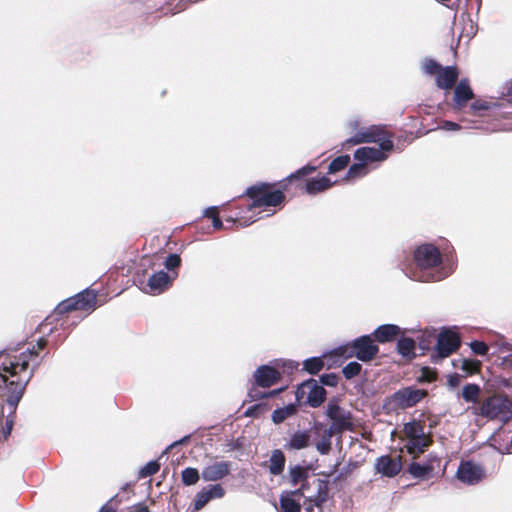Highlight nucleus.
<instances>
[{
	"label": "nucleus",
	"instance_id": "0e129e2a",
	"mask_svg": "<svg viewBox=\"0 0 512 512\" xmlns=\"http://www.w3.org/2000/svg\"><path fill=\"white\" fill-rule=\"evenodd\" d=\"M250 396H251V397H253V398H254V397H258V395H256V394L254 395V394H253V391H251V392H250Z\"/></svg>",
	"mask_w": 512,
	"mask_h": 512
},
{
	"label": "nucleus",
	"instance_id": "3c124183",
	"mask_svg": "<svg viewBox=\"0 0 512 512\" xmlns=\"http://www.w3.org/2000/svg\"><path fill=\"white\" fill-rule=\"evenodd\" d=\"M320 381L326 386H335L337 384V377L335 374H323L320 376Z\"/></svg>",
	"mask_w": 512,
	"mask_h": 512
},
{
	"label": "nucleus",
	"instance_id": "c9c22d12",
	"mask_svg": "<svg viewBox=\"0 0 512 512\" xmlns=\"http://www.w3.org/2000/svg\"><path fill=\"white\" fill-rule=\"evenodd\" d=\"M479 394L480 387L477 384H466L462 389V397L466 402H477Z\"/></svg>",
	"mask_w": 512,
	"mask_h": 512
},
{
	"label": "nucleus",
	"instance_id": "f03ea898",
	"mask_svg": "<svg viewBox=\"0 0 512 512\" xmlns=\"http://www.w3.org/2000/svg\"><path fill=\"white\" fill-rule=\"evenodd\" d=\"M416 263L412 279L429 282L440 281L453 272V265L443 261L439 249L433 244H423L414 251Z\"/></svg>",
	"mask_w": 512,
	"mask_h": 512
},
{
	"label": "nucleus",
	"instance_id": "9d476101",
	"mask_svg": "<svg viewBox=\"0 0 512 512\" xmlns=\"http://www.w3.org/2000/svg\"><path fill=\"white\" fill-rule=\"evenodd\" d=\"M451 30L459 42L467 44L476 35L477 27L469 15L462 13L458 18L455 17Z\"/></svg>",
	"mask_w": 512,
	"mask_h": 512
},
{
	"label": "nucleus",
	"instance_id": "a19ab883",
	"mask_svg": "<svg viewBox=\"0 0 512 512\" xmlns=\"http://www.w3.org/2000/svg\"><path fill=\"white\" fill-rule=\"evenodd\" d=\"M332 353L337 357H341V358H345V359L355 357L352 341L345 345H341V346L335 348L332 351Z\"/></svg>",
	"mask_w": 512,
	"mask_h": 512
},
{
	"label": "nucleus",
	"instance_id": "1a4fd4ad",
	"mask_svg": "<svg viewBox=\"0 0 512 512\" xmlns=\"http://www.w3.org/2000/svg\"><path fill=\"white\" fill-rule=\"evenodd\" d=\"M460 343V338L456 333L450 330L440 332L436 344L437 355H432L433 360L437 361L447 358L459 348Z\"/></svg>",
	"mask_w": 512,
	"mask_h": 512
},
{
	"label": "nucleus",
	"instance_id": "dca6fc26",
	"mask_svg": "<svg viewBox=\"0 0 512 512\" xmlns=\"http://www.w3.org/2000/svg\"><path fill=\"white\" fill-rule=\"evenodd\" d=\"M483 476V470L479 465L470 461L461 463L457 470L458 479L467 484L478 483Z\"/></svg>",
	"mask_w": 512,
	"mask_h": 512
},
{
	"label": "nucleus",
	"instance_id": "412c9836",
	"mask_svg": "<svg viewBox=\"0 0 512 512\" xmlns=\"http://www.w3.org/2000/svg\"><path fill=\"white\" fill-rule=\"evenodd\" d=\"M401 333V328L395 324H384L377 327L373 333L375 339L380 343L394 340Z\"/></svg>",
	"mask_w": 512,
	"mask_h": 512
},
{
	"label": "nucleus",
	"instance_id": "393cba45",
	"mask_svg": "<svg viewBox=\"0 0 512 512\" xmlns=\"http://www.w3.org/2000/svg\"><path fill=\"white\" fill-rule=\"evenodd\" d=\"M285 463L286 458L284 453L280 449L273 450L269 458V472L275 476L282 474Z\"/></svg>",
	"mask_w": 512,
	"mask_h": 512
},
{
	"label": "nucleus",
	"instance_id": "cd10ccee",
	"mask_svg": "<svg viewBox=\"0 0 512 512\" xmlns=\"http://www.w3.org/2000/svg\"><path fill=\"white\" fill-rule=\"evenodd\" d=\"M334 434H336V433L333 432L332 430L326 428L322 433L321 439L316 442V444H315L316 450L321 455H327L330 453V451L332 449V437Z\"/></svg>",
	"mask_w": 512,
	"mask_h": 512
},
{
	"label": "nucleus",
	"instance_id": "f8f14e48",
	"mask_svg": "<svg viewBox=\"0 0 512 512\" xmlns=\"http://www.w3.org/2000/svg\"><path fill=\"white\" fill-rule=\"evenodd\" d=\"M231 469L230 461H212L203 467L201 477L206 482H216L229 475Z\"/></svg>",
	"mask_w": 512,
	"mask_h": 512
},
{
	"label": "nucleus",
	"instance_id": "13d9d810",
	"mask_svg": "<svg viewBox=\"0 0 512 512\" xmlns=\"http://www.w3.org/2000/svg\"><path fill=\"white\" fill-rule=\"evenodd\" d=\"M173 447H174V444H173V443H172V444H170L168 447H166V449L162 452V454H161L160 458H161L162 456H164V455L168 454V453H169V451H170Z\"/></svg>",
	"mask_w": 512,
	"mask_h": 512
},
{
	"label": "nucleus",
	"instance_id": "603ef678",
	"mask_svg": "<svg viewBox=\"0 0 512 512\" xmlns=\"http://www.w3.org/2000/svg\"><path fill=\"white\" fill-rule=\"evenodd\" d=\"M441 128L445 131H458L461 126L458 123L452 121H444L441 125Z\"/></svg>",
	"mask_w": 512,
	"mask_h": 512
},
{
	"label": "nucleus",
	"instance_id": "2f4dec72",
	"mask_svg": "<svg viewBox=\"0 0 512 512\" xmlns=\"http://www.w3.org/2000/svg\"><path fill=\"white\" fill-rule=\"evenodd\" d=\"M295 406L293 404H289L283 408L275 409L272 412V420L274 423L279 424L290 417L295 412Z\"/></svg>",
	"mask_w": 512,
	"mask_h": 512
},
{
	"label": "nucleus",
	"instance_id": "0eeeda50",
	"mask_svg": "<svg viewBox=\"0 0 512 512\" xmlns=\"http://www.w3.org/2000/svg\"><path fill=\"white\" fill-rule=\"evenodd\" d=\"M423 73L435 76L436 86L439 89H451L458 80L457 66H423Z\"/></svg>",
	"mask_w": 512,
	"mask_h": 512
},
{
	"label": "nucleus",
	"instance_id": "6e6d98bb",
	"mask_svg": "<svg viewBox=\"0 0 512 512\" xmlns=\"http://www.w3.org/2000/svg\"><path fill=\"white\" fill-rule=\"evenodd\" d=\"M188 439H189V436H185V437H183L182 439H180V440H178V441L173 442L174 447H175V446H177V445H180V444H184V443H186Z\"/></svg>",
	"mask_w": 512,
	"mask_h": 512
},
{
	"label": "nucleus",
	"instance_id": "6e6552de",
	"mask_svg": "<svg viewBox=\"0 0 512 512\" xmlns=\"http://www.w3.org/2000/svg\"><path fill=\"white\" fill-rule=\"evenodd\" d=\"M426 395L425 390L409 386L395 391L391 396V401L396 408L405 409L415 406Z\"/></svg>",
	"mask_w": 512,
	"mask_h": 512
},
{
	"label": "nucleus",
	"instance_id": "6ab92c4d",
	"mask_svg": "<svg viewBox=\"0 0 512 512\" xmlns=\"http://www.w3.org/2000/svg\"><path fill=\"white\" fill-rule=\"evenodd\" d=\"M387 151H383L380 146L376 147H361L354 152V158L357 161H362L366 166L373 162H382L387 159Z\"/></svg>",
	"mask_w": 512,
	"mask_h": 512
},
{
	"label": "nucleus",
	"instance_id": "c756f323",
	"mask_svg": "<svg viewBox=\"0 0 512 512\" xmlns=\"http://www.w3.org/2000/svg\"><path fill=\"white\" fill-rule=\"evenodd\" d=\"M408 471L414 478H425L433 471V467L429 464L412 462Z\"/></svg>",
	"mask_w": 512,
	"mask_h": 512
},
{
	"label": "nucleus",
	"instance_id": "f704fd0d",
	"mask_svg": "<svg viewBox=\"0 0 512 512\" xmlns=\"http://www.w3.org/2000/svg\"><path fill=\"white\" fill-rule=\"evenodd\" d=\"M323 366L324 363L321 357H311L303 362L304 370L312 375L319 373Z\"/></svg>",
	"mask_w": 512,
	"mask_h": 512
},
{
	"label": "nucleus",
	"instance_id": "f3484780",
	"mask_svg": "<svg viewBox=\"0 0 512 512\" xmlns=\"http://www.w3.org/2000/svg\"><path fill=\"white\" fill-rule=\"evenodd\" d=\"M253 376L255 383L264 388L272 386L281 378L279 371L269 365L259 366Z\"/></svg>",
	"mask_w": 512,
	"mask_h": 512
},
{
	"label": "nucleus",
	"instance_id": "09e8293b",
	"mask_svg": "<svg viewBox=\"0 0 512 512\" xmlns=\"http://www.w3.org/2000/svg\"><path fill=\"white\" fill-rule=\"evenodd\" d=\"M328 498V492L326 486L320 487L318 490L317 495L312 500L314 502V505L317 507H321L324 502H326Z\"/></svg>",
	"mask_w": 512,
	"mask_h": 512
},
{
	"label": "nucleus",
	"instance_id": "4d7b16f0",
	"mask_svg": "<svg viewBox=\"0 0 512 512\" xmlns=\"http://www.w3.org/2000/svg\"><path fill=\"white\" fill-rule=\"evenodd\" d=\"M302 494H303L302 489H296V490L288 493L287 495H291V497H292L293 495L301 496Z\"/></svg>",
	"mask_w": 512,
	"mask_h": 512
},
{
	"label": "nucleus",
	"instance_id": "f257e3e1",
	"mask_svg": "<svg viewBox=\"0 0 512 512\" xmlns=\"http://www.w3.org/2000/svg\"><path fill=\"white\" fill-rule=\"evenodd\" d=\"M34 355L36 352L33 349H27L19 354L3 357L1 368L4 374L0 376L10 389L6 399L7 405L11 408L10 414H15L18 403L33 375V370L27 372V368Z\"/></svg>",
	"mask_w": 512,
	"mask_h": 512
},
{
	"label": "nucleus",
	"instance_id": "58836bf2",
	"mask_svg": "<svg viewBox=\"0 0 512 512\" xmlns=\"http://www.w3.org/2000/svg\"><path fill=\"white\" fill-rule=\"evenodd\" d=\"M73 310H79L77 306V299H75L74 296L63 300L56 307V312L58 314H64Z\"/></svg>",
	"mask_w": 512,
	"mask_h": 512
},
{
	"label": "nucleus",
	"instance_id": "aec40b11",
	"mask_svg": "<svg viewBox=\"0 0 512 512\" xmlns=\"http://www.w3.org/2000/svg\"><path fill=\"white\" fill-rule=\"evenodd\" d=\"M173 280L174 277H171L165 271L161 270L156 273H153L148 279V292L153 295L160 294L171 285Z\"/></svg>",
	"mask_w": 512,
	"mask_h": 512
},
{
	"label": "nucleus",
	"instance_id": "20e7f679",
	"mask_svg": "<svg viewBox=\"0 0 512 512\" xmlns=\"http://www.w3.org/2000/svg\"><path fill=\"white\" fill-rule=\"evenodd\" d=\"M475 414L490 420L501 419L506 422L512 415V403L506 395L495 394L484 399Z\"/></svg>",
	"mask_w": 512,
	"mask_h": 512
},
{
	"label": "nucleus",
	"instance_id": "4468645a",
	"mask_svg": "<svg viewBox=\"0 0 512 512\" xmlns=\"http://www.w3.org/2000/svg\"><path fill=\"white\" fill-rule=\"evenodd\" d=\"M473 98L474 92L469 85L468 79H461L454 90L453 108L455 110H461Z\"/></svg>",
	"mask_w": 512,
	"mask_h": 512
},
{
	"label": "nucleus",
	"instance_id": "4be33fe9",
	"mask_svg": "<svg viewBox=\"0 0 512 512\" xmlns=\"http://www.w3.org/2000/svg\"><path fill=\"white\" fill-rule=\"evenodd\" d=\"M309 389L307 395V402L311 407H319L325 400L326 391L322 386H319L314 380L305 384Z\"/></svg>",
	"mask_w": 512,
	"mask_h": 512
},
{
	"label": "nucleus",
	"instance_id": "ea45409f",
	"mask_svg": "<svg viewBox=\"0 0 512 512\" xmlns=\"http://www.w3.org/2000/svg\"><path fill=\"white\" fill-rule=\"evenodd\" d=\"M367 170L366 166L362 161H358V163H355L351 165L347 171L346 178L352 179L357 177H362L366 175Z\"/></svg>",
	"mask_w": 512,
	"mask_h": 512
},
{
	"label": "nucleus",
	"instance_id": "79ce46f5",
	"mask_svg": "<svg viewBox=\"0 0 512 512\" xmlns=\"http://www.w3.org/2000/svg\"><path fill=\"white\" fill-rule=\"evenodd\" d=\"M362 366L356 361L349 362L343 367L342 373L346 379H352L361 372Z\"/></svg>",
	"mask_w": 512,
	"mask_h": 512
},
{
	"label": "nucleus",
	"instance_id": "37998d69",
	"mask_svg": "<svg viewBox=\"0 0 512 512\" xmlns=\"http://www.w3.org/2000/svg\"><path fill=\"white\" fill-rule=\"evenodd\" d=\"M212 212L214 213L213 216H211L213 227L215 229H221L223 227V223L218 215V208L216 206L206 208L204 216L210 217V213Z\"/></svg>",
	"mask_w": 512,
	"mask_h": 512
},
{
	"label": "nucleus",
	"instance_id": "7c9ffc66",
	"mask_svg": "<svg viewBox=\"0 0 512 512\" xmlns=\"http://www.w3.org/2000/svg\"><path fill=\"white\" fill-rule=\"evenodd\" d=\"M404 433L407 436L408 440L425 435L423 426L421 425L420 422L417 421H411L406 423L404 425Z\"/></svg>",
	"mask_w": 512,
	"mask_h": 512
},
{
	"label": "nucleus",
	"instance_id": "b1692460",
	"mask_svg": "<svg viewBox=\"0 0 512 512\" xmlns=\"http://www.w3.org/2000/svg\"><path fill=\"white\" fill-rule=\"evenodd\" d=\"M77 299V306L79 310L89 311L94 310L96 307L97 295L92 290H84L74 296Z\"/></svg>",
	"mask_w": 512,
	"mask_h": 512
},
{
	"label": "nucleus",
	"instance_id": "7ed1b4c3",
	"mask_svg": "<svg viewBox=\"0 0 512 512\" xmlns=\"http://www.w3.org/2000/svg\"><path fill=\"white\" fill-rule=\"evenodd\" d=\"M272 186L271 183H260L246 189V195L253 200L250 209L276 207L284 202V192L279 189L271 191Z\"/></svg>",
	"mask_w": 512,
	"mask_h": 512
},
{
	"label": "nucleus",
	"instance_id": "ddd939ff",
	"mask_svg": "<svg viewBox=\"0 0 512 512\" xmlns=\"http://www.w3.org/2000/svg\"><path fill=\"white\" fill-rule=\"evenodd\" d=\"M225 495V490L221 484L209 485L197 492L194 498V510H201L209 501L220 499Z\"/></svg>",
	"mask_w": 512,
	"mask_h": 512
},
{
	"label": "nucleus",
	"instance_id": "bb28decb",
	"mask_svg": "<svg viewBox=\"0 0 512 512\" xmlns=\"http://www.w3.org/2000/svg\"><path fill=\"white\" fill-rule=\"evenodd\" d=\"M415 341L409 337H402L397 341L398 353L408 359L415 357Z\"/></svg>",
	"mask_w": 512,
	"mask_h": 512
},
{
	"label": "nucleus",
	"instance_id": "4c0bfd02",
	"mask_svg": "<svg viewBox=\"0 0 512 512\" xmlns=\"http://www.w3.org/2000/svg\"><path fill=\"white\" fill-rule=\"evenodd\" d=\"M350 162L349 155H341L336 157L328 166V173L334 174L338 171L343 170Z\"/></svg>",
	"mask_w": 512,
	"mask_h": 512
},
{
	"label": "nucleus",
	"instance_id": "e2e57ef3",
	"mask_svg": "<svg viewBox=\"0 0 512 512\" xmlns=\"http://www.w3.org/2000/svg\"><path fill=\"white\" fill-rule=\"evenodd\" d=\"M427 64L434 65V64H437V63H436V62H434L433 60H430Z\"/></svg>",
	"mask_w": 512,
	"mask_h": 512
},
{
	"label": "nucleus",
	"instance_id": "c03bdc74",
	"mask_svg": "<svg viewBox=\"0 0 512 512\" xmlns=\"http://www.w3.org/2000/svg\"><path fill=\"white\" fill-rule=\"evenodd\" d=\"M470 348L476 355L484 356L488 353V346L486 343L482 341H472L470 343Z\"/></svg>",
	"mask_w": 512,
	"mask_h": 512
},
{
	"label": "nucleus",
	"instance_id": "c85d7f7f",
	"mask_svg": "<svg viewBox=\"0 0 512 512\" xmlns=\"http://www.w3.org/2000/svg\"><path fill=\"white\" fill-rule=\"evenodd\" d=\"M308 478V471L301 465H294L289 467L288 479L292 486H296L300 482L306 481Z\"/></svg>",
	"mask_w": 512,
	"mask_h": 512
},
{
	"label": "nucleus",
	"instance_id": "680f3d73",
	"mask_svg": "<svg viewBox=\"0 0 512 512\" xmlns=\"http://www.w3.org/2000/svg\"><path fill=\"white\" fill-rule=\"evenodd\" d=\"M99 512H114L111 508L102 507Z\"/></svg>",
	"mask_w": 512,
	"mask_h": 512
},
{
	"label": "nucleus",
	"instance_id": "5fc2aeb1",
	"mask_svg": "<svg viewBox=\"0 0 512 512\" xmlns=\"http://www.w3.org/2000/svg\"><path fill=\"white\" fill-rule=\"evenodd\" d=\"M47 344V341L44 338H40L37 342V346L39 349H43Z\"/></svg>",
	"mask_w": 512,
	"mask_h": 512
},
{
	"label": "nucleus",
	"instance_id": "a878e982",
	"mask_svg": "<svg viewBox=\"0 0 512 512\" xmlns=\"http://www.w3.org/2000/svg\"><path fill=\"white\" fill-rule=\"evenodd\" d=\"M431 444L429 436L423 435L418 438L408 440L406 448L409 454L419 455Z\"/></svg>",
	"mask_w": 512,
	"mask_h": 512
},
{
	"label": "nucleus",
	"instance_id": "a18cd8bd",
	"mask_svg": "<svg viewBox=\"0 0 512 512\" xmlns=\"http://www.w3.org/2000/svg\"><path fill=\"white\" fill-rule=\"evenodd\" d=\"M316 170V167L315 166H311V165H306L300 169H298L296 172L290 174L288 176V179H299V178H302L312 172H314Z\"/></svg>",
	"mask_w": 512,
	"mask_h": 512
},
{
	"label": "nucleus",
	"instance_id": "72a5a7b5",
	"mask_svg": "<svg viewBox=\"0 0 512 512\" xmlns=\"http://www.w3.org/2000/svg\"><path fill=\"white\" fill-rule=\"evenodd\" d=\"M280 506L284 512H300L301 505L291 495H281Z\"/></svg>",
	"mask_w": 512,
	"mask_h": 512
},
{
	"label": "nucleus",
	"instance_id": "5701e85b",
	"mask_svg": "<svg viewBox=\"0 0 512 512\" xmlns=\"http://www.w3.org/2000/svg\"><path fill=\"white\" fill-rule=\"evenodd\" d=\"M332 185L333 182L326 176L311 178L306 182L305 191L310 195H316L329 189Z\"/></svg>",
	"mask_w": 512,
	"mask_h": 512
},
{
	"label": "nucleus",
	"instance_id": "9b49d317",
	"mask_svg": "<svg viewBox=\"0 0 512 512\" xmlns=\"http://www.w3.org/2000/svg\"><path fill=\"white\" fill-rule=\"evenodd\" d=\"M352 343L355 357L362 362L371 361L379 352L378 346L370 335H362L355 338L352 340Z\"/></svg>",
	"mask_w": 512,
	"mask_h": 512
},
{
	"label": "nucleus",
	"instance_id": "bf43d9fd",
	"mask_svg": "<svg viewBox=\"0 0 512 512\" xmlns=\"http://www.w3.org/2000/svg\"><path fill=\"white\" fill-rule=\"evenodd\" d=\"M278 393L277 390H274L270 393H263L260 397L264 398V397H268V396H271V395H276Z\"/></svg>",
	"mask_w": 512,
	"mask_h": 512
},
{
	"label": "nucleus",
	"instance_id": "de8ad7c7",
	"mask_svg": "<svg viewBox=\"0 0 512 512\" xmlns=\"http://www.w3.org/2000/svg\"><path fill=\"white\" fill-rule=\"evenodd\" d=\"M165 267L168 270H173L180 266L181 258L178 254H170L165 260Z\"/></svg>",
	"mask_w": 512,
	"mask_h": 512
},
{
	"label": "nucleus",
	"instance_id": "49530a36",
	"mask_svg": "<svg viewBox=\"0 0 512 512\" xmlns=\"http://www.w3.org/2000/svg\"><path fill=\"white\" fill-rule=\"evenodd\" d=\"M491 108V105L487 101L476 100L470 105V111L472 114H477L479 111H486Z\"/></svg>",
	"mask_w": 512,
	"mask_h": 512
},
{
	"label": "nucleus",
	"instance_id": "052dcab7",
	"mask_svg": "<svg viewBox=\"0 0 512 512\" xmlns=\"http://www.w3.org/2000/svg\"><path fill=\"white\" fill-rule=\"evenodd\" d=\"M137 512H150V510L146 506H143V507L139 508L137 510Z\"/></svg>",
	"mask_w": 512,
	"mask_h": 512
},
{
	"label": "nucleus",
	"instance_id": "864d4df0",
	"mask_svg": "<svg viewBox=\"0 0 512 512\" xmlns=\"http://www.w3.org/2000/svg\"><path fill=\"white\" fill-rule=\"evenodd\" d=\"M447 384L451 388H455L460 384V376L458 374L450 375L447 379Z\"/></svg>",
	"mask_w": 512,
	"mask_h": 512
},
{
	"label": "nucleus",
	"instance_id": "473e14b6",
	"mask_svg": "<svg viewBox=\"0 0 512 512\" xmlns=\"http://www.w3.org/2000/svg\"><path fill=\"white\" fill-rule=\"evenodd\" d=\"M199 479L200 474L196 468L187 467L181 472V481L185 486L195 485Z\"/></svg>",
	"mask_w": 512,
	"mask_h": 512
},
{
	"label": "nucleus",
	"instance_id": "2eb2a0df",
	"mask_svg": "<svg viewBox=\"0 0 512 512\" xmlns=\"http://www.w3.org/2000/svg\"><path fill=\"white\" fill-rule=\"evenodd\" d=\"M311 440V430H296L285 441L284 449L289 451L306 449L311 446Z\"/></svg>",
	"mask_w": 512,
	"mask_h": 512
},
{
	"label": "nucleus",
	"instance_id": "423d86ee",
	"mask_svg": "<svg viewBox=\"0 0 512 512\" xmlns=\"http://www.w3.org/2000/svg\"><path fill=\"white\" fill-rule=\"evenodd\" d=\"M326 416L332 421L328 429L336 434L353 429L351 412L341 407L336 400H330L326 406Z\"/></svg>",
	"mask_w": 512,
	"mask_h": 512
},
{
	"label": "nucleus",
	"instance_id": "a211bd4d",
	"mask_svg": "<svg viewBox=\"0 0 512 512\" xmlns=\"http://www.w3.org/2000/svg\"><path fill=\"white\" fill-rule=\"evenodd\" d=\"M402 465L398 458L389 455L380 456L375 463V469L386 477H394L401 471Z\"/></svg>",
	"mask_w": 512,
	"mask_h": 512
},
{
	"label": "nucleus",
	"instance_id": "e433bc0d",
	"mask_svg": "<svg viewBox=\"0 0 512 512\" xmlns=\"http://www.w3.org/2000/svg\"><path fill=\"white\" fill-rule=\"evenodd\" d=\"M160 470V463L158 460H152L146 463L138 472V479H144L155 475Z\"/></svg>",
	"mask_w": 512,
	"mask_h": 512
},
{
	"label": "nucleus",
	"instance_id": "8fccbe9b",
	"mask_svg": "<svg viewBox=\"0 0 512 512\" xmlns=\"http://www.w3.org/2000/svg\"><path fill=\"white\" fill-rule=\"evenodd\" d=\"M14 415L15 414L8 415L5 425L2 427V434L4 438H7L11 434L14 425Z\"/></svg>",
	"mask_w": 512,
	"mask_h": 512
},
{
	"label": "nucleus",
	"instance_id": "39448f33",
	"mask_svg": "<svg viewBox=\"0 0 512 512\" xmlns=\"http://www.w3.org/2000/svg\"><path fill=\"white\" fill-rule=\"evenodd\" d=\"M346 142L352 145L360 143H379L383 151H392L394 148L391 136L381 126L376 125L361 127L356 134L347 139Z\"/></svg>",
	"mask_w": 512,
	"mask_h": 512
}]
</instances>
